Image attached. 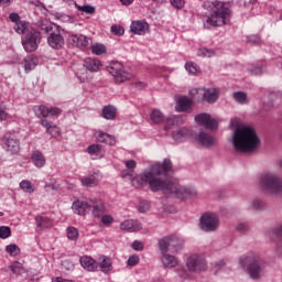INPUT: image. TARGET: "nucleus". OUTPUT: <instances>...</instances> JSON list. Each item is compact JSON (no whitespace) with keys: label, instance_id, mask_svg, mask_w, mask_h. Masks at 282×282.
<instances>
[{"label":"nucleus","instance_id":"c85d7f7f","mask_svg":"<svg viewBox=\"0 0 282 282\" xmlns=\"http://www.w3.org/2000/svg\"><path fill=\"white\" fill-rule=\"evenodd\" d=\"M191 107H193V100H191L189 98L180 97L177 99L176 110H178V111H188V109H191Z\"/></svg>","mask_w":282,"mask_h":282},{"label":"nucleus","instance_id":"09e8293b","mask_svg":"<svg viewBox=\"0 0 282 282\" xmlns=\"http://www.w3.org/2000/svg\"><path fill=\"white\" fill-rule=\"evenodd\" d=\"M197 55L203 58H210V56H215V51L208 48H199L197 51Z\"/></svg>","mask_w":282,"mask_h":282},{"label":"nucleus","instance_id":"0e129e2a","mask_svg":"<svg viewBox=\"0 0 282 282\" xmlns=\"http://www.w3.org/2000/svg\"><path fill=\"white\" fill-rule=\"evenodd\" d=\"M252 206H253L254 210H261V208H263V202L253 200Z\"/></svg>","mask_w":282,"mask_h":282},{"label":"nucleus","instance_id":"dca6fc26","mask_svg":"<svg viewBox=\"0 0 282 282\" xmlns=\"http://www.w3.org/2000/svg\"><path fill=\"white\" fill-rule=\"evenodd\" d=\"M132 34H138L139 36H144L149 32V23L144 20L132 21L130 25Z\"/></svg>","mask_w":282,"mask_h":282},{"label":"nucleus","instance_id":"423d86ee","mask_svg":"<svg viewBox=\"0 0 282 282\" xmlns=\"http://www.w3.org/2000/svg\"><path fill=\"white\" fill-rule=\"evenodd\" d=\"M40 44H41V31L34 28L26 29V33L22 37V45L25 52H36V50H39Z\"/></svg>","mask_w":282,"mask_h":282},{"label":"nucleus","instance_id":"58836bf2","mask_svg":"<svg viewBox=\"0 0 282 282\" xmlns=\"http://www.w3.org/2000/svg\"><path fill=\"white\" fill-rule=\"evenodd\" d=\"M234 98L239 105H247L248 102V95L243 91L234 93Z\"/></svg>","mask_w":282,"mask_h":282},{"label":"nucleus","instance_id":"a878e982","mask_svg":"<svg viewBox=\"0 0 282 282\" xmlns=\"http://www.w3.org/2000/svg\"><path fill=\"white\" fill-rule=\"evenodd\" d=\"M192 133L188 128H181L173 132L172 138L175 140V142H184L185 140H188L191 138Z\"/></svg>","mask_w":282,"mask_h":282},{"label":"nucleus","instance_id":"c756f323","mask_svg":"<svg viewBox=\"0 0 282 282\" xmlns=\"http://www.w3.org/2000/svg\"><path fill=\"white\" fill-rule=\"evenodd\" d=\"M185 120V116H170L165 120V129H169V127H173L174 124H183Z\"/></svg>","mask_w":282,"mask_h":282},{"label":"nucleus","instance_id":"a211bd4d","mask_svg":"<svg viewBox=\"0 0 282 282\" xmlns=\"http://www.w3.org/2000/svg\"><path fill=\"white\" fill-rule=\"evenodd\" d=\"M79 263L86 272H96V270H98V263L89 256H82L79 258Z\"/></svg>","mask_w":282,"mask_h":282},{"label":"nucleus","instance_id":"4468645a","mask_svg":"<svg viewBox=\"0 0 282 282\" xmlns=\"http://www.w3.org/2000/svg\"><path fill=\"white\" fill-rule=\"evenodd\" d=\"M34 113L37 118H47V116H58L59 108H47L46 106H35Z\"/></svg>","mask_w":282,"mask_h":282},{"label":"nucleus","instance_id":"cd10ccee","mask_svg":"<svg viewBox=\"0 0 282 282\" xmlns=\"http://www.w3.org/2000/svg\"><path fill=\"white\" fill-rule=\"evenodd\" d=\"M70 41L76 47H87L89 45V39L83 34L70 35Z\"/></svg>","mask_w":282,"mask_h":282},{"label":"nucleus","instance_id":"0eeeda50","mask_svg":"<svg viewBox=\"0 0 282 282\" xmlns=\"http://www.w3.org/2000/svg\"><path fill=\"white\" fill-rule=\"evenodd\" d=\"M184 246V239L177 235H170L159 240L160 252H177Z\"/></svg>","mask_w":282,"mask_h":282},{"label":"nucleus","instance_id":"49530a36","mask_svg":"<svg viewBox=\"0 0 282 282\" xmlns=\"http://www.w3.org/2000/svg\"><path fill=\"white\" fill-rule=\"evenodd\" d=\"M249 72L253 74L254 76H260V74H263V64L258 63L249 68Z\"/></svg>","mask_w":282,"mask_h":282},{"label":"nucleus","instance_id":"c9c22d12","mask_svg":"<svg viewBox=\"0 0 282 282\" xmlns=\"http://www.w3.org/2000/svg\"><path fill=\"white\" fill-rule=\"evenodd\" d=\"M150 120H152L154 124H160V122H164V115L159 109H154L150 115Z\"/></svg>","mask_w":282,"mask_h":282},{"label":"nucleus","instance_id":"a18cd8bd","mask_svg":"<svg viewBox=\"0 0 282 282\" xmlns=\"http://www.w3.org/2000/svg\"><path fill=\"white\" fill-rule=\"evenodd\" d=\"M6 252L10 254V257H17L21 252V249L17 245H8L6 248Z\"/></svg>","mask_w":282,"mask_h":282},{"label":"nucleus","instance_id":"9d476101","mask_svg":"<svg viewBox=\"0 0 282 282\" xmlns=\"http://www.w3.org/2000/svg\"><path fill=\"white\" fill-rule=\"evenodd\" d=\"M189 272H204L206 270V259L198 254H192L186 261Z\"/></svg>","mask_w":282,"mask_h":282},{"label":"nucleus","instance_id":"4be33fe9","mask_svg":"<svg viewBox=\"0 0 282 282\" xmlns=\"http://www.w3.org/2000/svg\"><path fill=\"white\" fill-rule=\"evenodd\" d=\"M84 67L87 69V72H100V67H102V62H100V59L98 58L88 57L84 59Z\"/></svg>","mask_w":282,"mask_h":282},{"label":"nucleus","instance_id":"20e7f679","mask_svg":"<svg viewBox=\"0 0 282 282\" xmlns=\"http://www.w3.org/2000/svg\"><path fill=\"white\" fill-rule=\"evenodd\" d=\"M240 265L248 267V274L250 279L257 281L261 279L263 270H265V261H263L257 253L250 252L247 256H242L239 260Z\"/></svg>","mask_w":282,"mask_h":282},{"label":"nucleus","instance_id":"f03ea898","mask_svg":"<svg viewBox=\"0 0 282 282\" xmlns=\"http://www.w3.org/2000/svg\"><path fill=\"white\" fill-rule=\"evenodd\" d=\"M260 142L261 140L252 127L237 128L232 138L234 149L236 151H241V153H250L254 151Z\"/></svg>","mask_w":282,"mask_h":282},{"label":"nucleus","instance_id":"6ab92c4d","mask_svg":"<svg viewBox=\"0 0 282 282\" xmlns=\"http://www.w3.org/2000/svg\"><path fill=\"white\" fill-rule=\"evenodd\" d=\"M94 137L96 138L97 142H101L102 144H108L109 147H116V137L102 132L101 130H98L95 132Z\"/></svg>","mask_w":282,"mask_h":282},{"label":"nucleus","instance_id":"de8ad7c7","mask_svg":"<svg viewBox=\"0 0 282 282\" xmlns=\"http://www.w3.org/2000/svg\"><path fill=\"white\" fill-rule=\"evenodd\" d=\"M10 270L13 272V274H23V264L17 261L10 265Z\"/></svg>","mask_w":282,"mask_h":282},{"label":"nucleus","instance_id":"338daca9","mask_svg":"<svg viewBox=\"0 0 282 282\" xmlns=\"http://www.w3.org/2000/svg\"><path fill=\"white\" fill-rule=\"evenodd\" d=\"M126 166H127V169L133 170V169H135L137 163L134 160H129V161H126Z\"/></svg>","mask_w":282,"mask_h":282},{"label":"nucleus","instance_id":"8fccbe9b","mask_svg":"<svg viewBox=\"0 0 282 282\" xmlns=\"http://www.w3.org/2000/svg\"><path fill=\"white\" fill-rule=\"evenodd\" d=\"M12 235V230L8 226L0 227V239H8Z\"/></svg>","mask_w":282,"mask_h":282},{"label":"nucleus","instance_id":"79ce46f5","mask_svg":"<svg viewBox=\"0 0 282 282\" xmlns=\"http://www.w3.org/2000/svg\"><path fill=\"white\" fill-rule=\"evenodd\" d=\"M77 78L80 80V83H89V80H91V76H89L87 69H80L77 73Z\"/></svg>","mask_w":282,"mask_h":282},{"label":"nucleus","instance_id":"1a4fd4ad","mask_svg":"<svg viewBox=\"0 0 282 282\" xmlns=\"http://www.w3.org/2000/svg\"><path fill=\"white\" fill-rule=\"evenodd\" d=\"M200 226L205 232H215L219 228V216L206 213L200 217Z\"/></svg>","mask_w":282,"mask_h":282},{"label":"nucleus","instance_id":"412c9836","mask_svg":"<svg viewBox=\"0 0 282 282\" xmlns=\"http://www.w3.org/2000/svg\"><path fill=\"white\" fill-rule=\"evenodd\" d=\"M3 142L8 151H11V153H18L19 140H17V137H14V134H6L3 138Z\"/></svg>","mask_w":282,"mask_h":282},{"label":"nucleus","instance_id":"393cba45","mask_svg":"<svg viewBox=\"0 0 282 282\" xmlns=\"http://www.w3.org/2000/svg\"><path fill=\"white\" fill-rule=\"evenodd\" d=\"M31 162L34 164L36 169H43L46 162L45 155H43L41 151L35 150L31 154Z\"/></svg>","mask_w":282,"mask_h":282},{"label":"nucleus","instance_id":"bb28decb","mask_svg":"<svg viewBox=\"0 0 282 282\" xmlns=\"http://www.w3.org/2000/svg\"><path fill=\"white\" fill-rule=\"evenodd\" d=\"M97 265L98 268H100L101 272H104L105 274H109V272L113 270L111 258H107L105 256L99 258V263H97Z\"/></svg>","mask_w":282,"mask_h":282},{"label":"nucleus","instance_id":"a19ab883","mask_svg":"<svg viewBox=\"0 0 282 282\" xmlns=\"http://www.w3.org/2000/svg\"><path fill=\"white\" fill-rule=\"evenodd\" d=\"M185 69H186V72H188V74H193L194 76L196 74H199V66H197V64H195L193 62H187L185 64Z\"/></svg>","mask_w":282,"mask_h":282},{"label":"nucleus","instance_id":"ddd939ff","mask_svg":"<svg viewBox=\"0 0 282 282\" xmlns=\"http://www.w3.org/2000/svg\"><path fill=\"white\" fill-rule=\"evenodd\" d=\"M196 94H200L206 100V102H209V105H213V102H217V99L219 98V89L217 88H199L196 90Z\"/></svg>","mask_w":282,"mask_h":282},{"label":"nucleus","instance_id":"2f4dec72","mask_svg":"<svg viewBox=\"0 0 282 282\" xmlns=\"http://www.w3.org/2000/svg\"><path fill=\"white\" fill-rule=\"evenodd\" d=\"M29 28H33V26H30V24L25 21H19L14 24L13 30H15L18 34L25 35L28 33Z\"/></svg>","mask_w":282,"mask_h":282},{"label":"nucleus","instance_id":"603ef678","mask_svg":"<svg viewBox=\"0 0 282 282\" xmlns=\"http://www.w3.org/2000/svg\"><path fill=\"white\" fill-rule=\"evenodd\" d=\"M111 32L116 36H122L124 34V28H122L121 25L115 24L111 26Z\"/></svg>","mask_w":282,"mask_h":282},{"label":"nucleus","instance_id":"72a5a7b5","mask_svg":"<svg viewBox=\"0 0 282 282\" xmlns=\"http://www.w3.org/2000/svg\"><path fill=\"white\" fill-rule=\"evenodd\" d=\"M102 117L106 120H113V118H116V107H113V106L104 107Z\"/></svg>","mask_w":282,"mask_h":282},{"label":"nucleus","instance_id":"3c124183","mask_svg":"<svg viewBox=\"0 0 282 282\" xmlns=\"http://www.w3.org/2000/svg\"><path fill=\"white\" fill-rule=\"evenodd\" d=\"M46 133L52 135V138H58V135H61V128L53 124L51 126V129L46 130Z\"/></svg>","mask_w":282,"mask_h":282},{"label":"nucleus","instance_id":"7c9ffc66","mask_svg":"<svg viewBox=\"0 0 282 282\" xmlns=\"http://www.w3.org/2000/svg\"><path fill=\"white\" fill-rule=\"evenodd\" d=\"M37 228H52L53 223L52 219L44 217V216H36L35 217Z\"/></svg>","mask_w":282,"mask_h":282},{"label":"nucleus","instance_id":"aec40b11","mask_svg":"<svg viewBox=\"0 0 282 282\" xmlns=\"http://www.w3.org/2000/svg\"><path fill=\"white\" fill-rule=\"evenodd\" d=\"M72 209L76 215H87V213H89V199L75 200L72 205Z\"/></svg>","mask_w":282,"mask_h":282},{"label":"nucleus","instance_id":"b1692460","mask_svg":"<svg viewBox=\"0 0 282 282\" xmlns=\"http://www.w3.org/2000/svg\"><path fill=\"white\" fill-rule=\"evenodd\" d=\"M161 263L163 268H175L180 262L175 256L169 254V252H161Z\"/></svg>","mask_w":282,"mask_h":282},{"label":"nucleus","instance_id":"ea45409f","mask_svg":"<svg viewBox=\"0 0 282 282\" xmlns=\"http://www.w3.org/2000/svg\"><path fill=\"white\" fill-rule=\"evenodd\" d=\"M91 52L96 56H102V54H107V47L102 44H95L91 46Z\"/></svg>","mask_w":282,"mask_h":282},{"label":"nucleus","instance_id":"680f3d73","mask_svg":"<svg viewBox=\"0 0 282 282\" xmlns=\"http://www.w3.org/2000/svg\"><path fill=\"white\" fill-rule=\"evenodd\" d=\"M259 41H261V39L257 35H251L248 37V43H251V45L259 44Z\"/></svg>","mask_w":282,"mask_h":282},{"label":"nucleus","instance_id":"774afa93","mask_svg":"<svg viewBox=\"0 0 282 282\" xmlns=\"http://www.w3.org/2000/svg\"><path fill=\"white\" fill-rule=\"evenodd\" d=\"M278 257H282V242H280L275 249Z\"/></svg>","mask_w":282,"mask_h":282},{"label":"nucleus","instance_id":"473e14b6","mask_svg":"<svg viewBox=\"0 0 282 282\" xmlns=\"http://www.w3.org/2000/svg\"><path fill=\"white\" fill-rule=\"evenodd\" d=\"M37 59L34 55L26 56L24 58V69L25 72H32L36 67Z\"/></svg>","mask_w":282,"mask_h":282},{"label":"nucleus","instance_id":"052dcab7","mask_svg":"<svg viewBox=\"0 0 282 282\" xmlns=\"http://www.w3.org/2000/svg\"><path fill=\"white\" fill-rule=\"evenodd\" d=\"M132 248L133 250H144V243H142V241H133L132 243Z\"/></svg>","mask_w":282,"mask_h":282},{"label":"nucleus","instance_id":"c03bdc74","mask_svg":"<svg viewBox=\"0 0 282 282\" xmlns=\"http://www.w3.org/2000/svg\"><path fill=\"white\" fill-rule=\"evenodd\" d=\"M67 237L70 239V241H76L78 239V229L76 227H68L66 229Z\"/></svg>","mask_w":282,"mask_h":282},{"label":"nucleus","instance_id":"e433bc0d","mask_svg":"<svg viewBox=\"0 0 282 282\" xmlns=\"http://www.w3.org/2000/svg\"><path fill=\"white\" fill-rule=\"evenodd\" d=\"M89 155H100L102 158V147L100 144H91L87 148Z\"/></svg>","mask_w":282,"mask_h":282},{"label":"nucleus","instance_id":"69168bd1","mask_svg":"<svg viewBox=\"0 0 282 282\" xmlns=\"http://www.w3.org/2000/svg\"><path fill=\"white\" fill-rule=\"evenodd\" d=\"M10 21H12L13 23H19V20L21 19V17H19V13H11L9 15Z\"/></svg>","mask_w":282,"mask_h":282},{"label":"nucleus","instance_id":"13d9d810","mask_svg":"<svg viewBox=\"0 0 282 282\" xmlns=\"http://www.w3.org/2000/svg\"><path fill=\"white\" fill-rule=\"evenodd\" d=\"M101 224H104V226H110V224H113V217H111V215H104L101 217Z\"/></svg>","mask_w":282,"mask_h":282},{"label":"nucleus","instance_id":"9b49d317","mask_svg":"<svg viewBox=\"0 0 282 282\" xmlns=\"http://www.w3.org/2000/svg\"><path fill=\"white\" fill-rule=\"evenodd\" d=\"M47 43L53 50H62L63 45H65V37H63V32L58 26H56V31L50 34Z\"/></svg>","mask_w":282,"mask_h":282},{"label":"nucleus","instance_id":"5701e85b","mask_svg":"<svg viewBox=\"0 0 282 282\" xmlns=\"http://www.w3.org/2000/svg\"><path fill=\"white\" fill-rule=\"evenodd\" d=\"M196 142H199L202 147H214V144H216L217 141L209 133L199 132L198 135L196 137Z\"/></svg>","mask_w":282,"mask_h":282},{"label":"nucleus","instance_id":"5fc2aeb1","mask_svg":"<svg viewBox=\"0 0 282 282\" xmlns=\"http://www.w3.org/2000/svg\"><path fill=\"white\" fill-rule=\"evenodd\" d=\"M128 265H130V268H135V265H138V263H140V257L139 256H131L128 261H127Z\"/></svg>","mask_w":282,"mask_h":282},{"label":"nucleus","instance_id":"864d4df0","mask_svg":"<svg viewBox=\"0 0 282 282\" xmlns=\"http://www.w3.org/2000/svg\"><path fill=\"white\" fill-rule=\"evenodd\" d=\"M139 210L140 213H148V210H151V203L141 200L139 204Z\"/></svg>","mask_w":282,"mask_h":282},{"label":"nucleus","instance_id":"bf43d9fd","mask_svg":"<svg viewBox=\"0 0 282 282\" xmlns=\"http://www.w3.org/2000/svg\"><path fill=\"white\" fill-rule=\"evenodd\" d=\"M170 3H172L173 8H176L177 10H182V8H184V0H170Z\"/></svg>","mask_w":282,"mask_h":282},{"label":"nucleus","instance_id":"f3484780","mask_svg":"<svg viewBox=\"0 0 282 282\" xmlns=\"http://www.w3.org/2000/svg\"><path fill=\"white\" fill-rule=\"evenodd\" d=\"M119 228L127 232H139V230H142V224L139 220L127 219L120 224Z\"/></svg>","mask_w":282,"mask_h":282},{"label":"nucleus","instance_id":"2eb2a0df","mask_svg":"<svg viewBox=\"0 0 282 282\" xmlns=\"http://www.w3.org/2000/svg\"><path fill=\"white\" fill-rule=\"evenodd\" d=\"M195 120L198 122V124H203V127H206V129L215 130L218 127L217 121L210 118V115L208 113L197 115L195 117Z\"/></svg>","mask_w":282,"mask_h":282},{"label":"nucleus","instance_id":"6e6d98bb","mask_svg":"<svg viewBox=\"0 0 282 282\" xmlns=\"http://www.w3.org/2000/svg\"><path fill=\"white\" fill-rule=\"evenodd\" d=\"M6 104L0 101V121L8 120V112H6Z\"/></svg>","mask_w":282,"mask_h":282},{"label":"nucleus","instance_id":"7ed1b4c3","mask_svg":"<svg viewBox=\"0 0 282 282\" xmlns=\"http://www.w3.org/2000/svg\"><path fill=\"white\" fill-rule=\"evenodd\" d=\"M232 17V11L224 2H213L212 3V13L205 19L204 28L210 30L212 28H221L230 23Z\"/></svg>","mask_w":282,"mask_h":282},{"label":"nucleus","instance_id":"f257e3e1","mask_svg":"<svg viewBox=\"0 0 282 282\" xmlns=\"http://www.w3.org/2000/svg\"><path fill=\"white\" fill-rule=\"evenodd\" d=\"M134 188H144L149 186L152 193L161 191L164 195H173L178 199L195 197L197 191L193 187L181 186L177 182H173V163L170 159L163 162H156L144 170L140 175L131 180Z\"/></svg>","mask_w":282,"mask_h":282},{"label":"nucleus","instance_id":"4c0bfd02","mask_svg":"<svg viewBox=\"0 0 282 282\" xmlns=\"http://www.w3.org/2000/svg\"><path fill=\"white\" fill-rule=\"evenodd\" d=\"M75 7L79 12H85V14H96V8L89 4L79 6L78 3H75Z\"/></svg>","mask_w":282,"mask_h":282},{"label":"nucleus","instance_id":"4d7b16f0","mask_svg":"<svg viewBox=\"0 0 282 282\" xmlns=\"http://www.w3.org/2000/svg\"><path fill=\"white\" fill-rule=\"evenodd\" d=\"M269 237H282V224L278 225L273 230L272 234H269Z\"/></svg>","mask_w":282,"mask_h":282},{"label":"nucleus","instance_id":"f8f14e48","mask_svg":"<svg viewBox=\"0 0 282 282\" xmlns=\"http://www.w3.org/2000/svg\"><path fill=\"white\" fill-rule=\"evenodd\" d=\"M107 212V207H105V203L101 199H89V213L94 217H102Z\"/></svg>","mask_w":282,"mask_h":282},{"label":"nucleus","instance_id":"f704fd0d","mask_svg":"<svg viewBox=\"0 0 282 282\" xmlns=\"http://www.w3.org/2000/svg\"><path fill=\"white\" fill-rule=\"evenodd\" d=\"M80 183H82V186H86L89 188H91V187L96 186V184H98L95 175H88V176L80 178Z\"/></svg>","mask_w":282,"mask_h":282},{"label":"nucleus","instance_id":"37998d69","mask_svg":"<svg viewBox=\"0 0 282 282\" xmlns=\"http://www.w3.org/2000/svg\"><path fill=\"white\" fill-rule=\"evenodd\" d=\"M20 188H22V191H25V193H34V185L30 181H22L20 183Z\"/></svg>","mask_w":282,"mask_h":282},{"label":"nucleus","instance_id":"6e6552de","mask_svg":"<svg viewBox=\"0 0 282 282\" xmlns=\"http://www.w3.org/2000/svg\"><path fill=\"white\" fill-rule=\"evenodd\" d=\"M109 74L113 76L116 83H127V80H131L132 76L130 73L124 72L122 63L112 62L108 67Z\"/></svg>","mask_w":282,"mask_h":282},{"label":"nucleus","instance_id":"e2e57ef3","mask_svg":"<svg viewBox=\"0 0 282 282\" xmlns=\"http://www.w3.org/2000/svg\"><path fill=\"white\" fill-rule=\"evenodd\" d=\"M41 124H42V127H44V129H46V131H50V129H52V126L54 123H52L47 119H42Z\"/></svg>","mask_w":282,"mask_h":282},{"label":"nucleus","instance_id":"39448f33","mask_svg":"<svg viewBox=\"0 0 282 282\" xmlns=\"http://www.w3.org/2000/svg\"><path fill=\"white\" fill-rule=\"evenodd\" d=\"M280 167L282 169V160L280 161ZM260 185L267 193H274L275 195L282 193V180L272 173L264 174L260 180Z\"/></svg>","mask_w":282,"mask_h":282}]
</instances>
